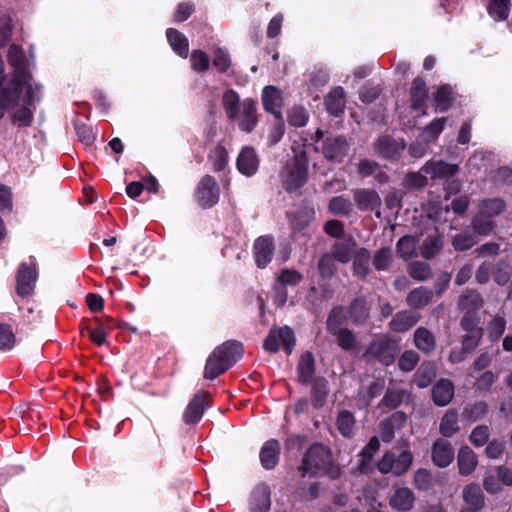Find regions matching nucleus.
Returning a JSON list of instances; mask_svg holds the SVG:
<instances>
[{
	"instance_id": "nucleus-1",
	"label": "nucleus",
	"mask_w": 512,
	"mask_h": 512,
	"mask_svg": "<svg viewBox=\"0 0 512 512\" xmlns=\"http://www.w3.org/2000/svg\"><path fill=\"white\" fill-rule=\"evenodd\" d=\"M8 63L12 69L5 74V65L0 55V118L3 111L12 112L19 126H29L33 120L35 104L42 98V86L33 78L23 49L15 44L9 47Z\"/></svg>"
},
{
	"instance_id": "nucleus-2",
	"label": "nucleus",
	"mask_w": 512,
	"mask_h": 512,
	"mask_svg": "<svg viewBox=\"0 0 512 512\" xmlns=\"http://www.w3.org/2000/svg\"><path fill=\"white\" fill-rule=\"evenodd\" d=\"M222 105L227 117L236 121L242 131L249 133L257 125V110L252 99L240 101L239 95L230 89L223 93Z\"/></svg>"
},
{
	"instance_id": "nucleus-3",
	"label": "nucleus",
	"mask_w": 512,
	"mask_h": 512,
	"mask_svg": "<svg viewBox=\"0 0 512 512\" xmlns=\"http://www.w3.org/2000/svg\"><path fill=\"white\" fill-rule=\"evenodd\" d=\"M243 354L242 345L236 341H227L216 347L209 355L205 367L204 378L213 380L228 370Z\"/></svg>"
},
{
	"instance_id": "nucleus-4",
	"label": "nucleus",
	"mask_w": 512,
	"mask_h": 512,
	"mask_svg": "<svg viewBox=\"0 0 512 512\" xmlns=\"http://www.w3.org/2000/svg\"><path fill=\"white\" fill-rule=\"evenodd\" d=\"M332 464L330 450L322 444H314L304 455L301 469L304 473L318 475L325 473Z\"/></svg>"
},
{
	"instance_id": "nucleus-5",
	"label": "nucleus",
	"mask_w": 512,
	"mask_h": 512,
	"mask_svg": "<svg viewBox=\"0 0 512 512\" xmlns=\"http://www.w3.org/2000/svg\"><path fill=\"white\" fill-rule=\"evenodd\" d=\"M397 346L387 335H378L368 345L364 357L367 360L376 359L385 366L392 364L397 354Z\"/></svg>"
},
{
	"instance_id": "nucleus-6",
	"label": "nucleus",
	"mask_w": 512,
	"mask_h": 512,
	"mask_svg": "<svg viewBox=\"0 0 512 512\" xmlns=\"http://www.w3.org/2000/svg\"><path fill=\"white\" fill-rule=\"evenodd\" d=\"M286 190L294 191L300 188L307 179V159L303 154L296 155L289 161L281 174Z\"/></svg>"
},
{
	"instance_id": "nucleus-7",
	"label": "nucleus",
	"mask_w": 512,
	"mask_h": 512,
	"mask_svg": "<svg viewBox=\"0 0 512 512\" xmlns=\"http://www.w3.org/2000/svg\"><path fill=\"white\" fill-rule=\"evenodd\" d=\"M412 462L413 454L409 450H404L400 454L389 451L378 462L377 468L382 474L401 476L410 469Z\"/></svg>"
},
{
	"instance_id": "nucleus-8",
	"label": "nucleus",
	"mask_w": 512,
	"mask_h": 512,
	"mask_svg": "<svg viewBox=\"0 0 512 512\" xmlns=\"http://www.w3.org/2000/svg\"><path fill=\"white\" fill-rule=\"evenodd\" d=\"M343 316L342 308L333 309L327 320V329L342 349L352 350L357 346L356 337L352 331L341 327Z\"/></svg>"
},
{
	"instance_id": "nucleus-9",
	"label": "nucleus",
	"mask_w": 512,
	"mask_h": 512,
	"mask_svg": "<svg viewBox=\"0 0 512 512\" xmlns=\"http://www.w3.org/2000/svg\"><path fill=\"white\" fill-rule=\"evenodd\" d=\"M279 342L282 343L287 354L292 352L295 345V336L291 328L285 326L278 329H271L264 341L265 350L275 353L279 349Z\"/></svg>"
},
{
	"instance_id": "nucleus-10",
	"label": "nucleus",
	"mask_w": 512,
	"mask_h": 512,
	"mask_svg": "<svg viewBox=\"0 0 512 512\" xmlns=\"http://www.w3.org/2000/svg\"><path fill=\"white\" fill-rule=\"evenodd\" d=\"M38 274L35 265L21 264L16 274V292L21 297L30 296L35 288Z\"/></svg>"
},
{
	"instance_id": "nucleus-11",
	"label": "nucleus",
	"mask_w": 512,
	"mask_h": 512,
	"mask_svg": "<svg viewBox=\"0 0 512 512\" xmlns=\"http://www.w3.org/2000/svg\"><path fill=\"white\" fill-rule=\"evenodd\" d=\"M219 193V186L215 179L206 175L198 184L197 201L202 207H211L218 202Z\"/></svg>"
},
{
	"instance_id": "nucleus-12",
	"label": "nucleus",
	"mask_w": 512,
	"mask_h": 512,
	"mask_svg": "<svg viewBox=\"0 0 512 512\" xmlns=\"http://www.w3.org/2000/svg\"><path fill=\"white\" fill-rule=\"evenodd\" d=\"M415 500V494L409 487L394 485L389 496V506L397 512H407L413 508Z\"/></svg>"
},
{
	"instance_id": "nucleus-13",
	"label": "nucleus",
	"mask_w": 512,
	"mask_h": 512,
	"mask_svg": "<svg viewBox=\"0 0 512 512\" xmlns=\"http://www.w3.org/2000/svg\"><path fill=\"white\" fill-rule=\"evenodd\" d=\"M349 146L343 137L327 138L322 152L326 159L341 162L348 152Z\"/></svg>"
},
{
	"instance_id": "nucleus-14",
	"label": "nucleus",
	"mask_w": 512,
	"mask_h": 512,
	"mask_svg": "<svg viewBox=\"0 0 512 512\" xmlns=\"http://www.w3.org/2000/svg\"><path fill=\"white\" fill-rule=\"evenodd\" d=\"M454 459V450L451 444L444 439H437L432 447V460L438 467H447Z\"/></svg>"
},
{
	"instance_id": "nucleus-15",
	"label": "nucleus",
	"mask_w": 512,
	"mask_h": 512,
	"mask_svg": "<svg viewBox=\"0 0 512 512\" xmlns=\"http://www.w3.org/2000/svg\"><path fill=\"white\" fill-rule=\"evenodd\" d=\"M264 109L272 113L276 118L282 117L281 108L283 98L281 92L274 86H266L262 91Z\"/></svg>"
},
{
	"instance_id": "nucleus-16",
	"label": "nucleus",
	"mask_w": 512,
	"mask_h": 512,
	"mask_svg": "<svg viewBox=\"0 0 512 512\" xmlns=\"http://www.w3.org/2000/svg\"><path fill=\"white\" fill-rule=\"evenodd\" d=\"M207 397L205 393H197L193 397L183 414V420L186 424H194L201 419L206 408Z\"/></svg>"
},
{
	"instance_id": "nucleus-17",
	"label": "nucleus",
	"mask_w": 512,
	"mask_h": 512,
	"mask_svg": "<svg viewBox=\"0 0 512 512\" xmlns=\"http://www.w3.org/2000/svg\"><path fill=\"white\" fill-rule=\"evenodd\" d=\"M258 167L259 160L255 150L251 147H244L237 158L238 170L246 176H251Z\"/></svg>"
},
{
	"instance_id": "nucleus-18",
	"label": "nucleus",
	"mask_w": 512,
	"mask_h": 512,
	"mask_svg": "<svg viewBox=\"0 0 512 512\" xmlns=\"http://www.w3.org/2000/svg\"><path fill=\"white\" fill-rule=\"evenodd\" d=\"M457 165L448 164L443 161L428 162L422 168L425 175L430 176L432 179H443L451 177L458 172Z\"/></svg>"
},
{
	"instance_id": "nucleus-19",
	"label": "nucleus",
	"mask_w": 512,
	"mask_h": 512,
	"mask_svg": "<svg viewBox=\"0 0 512 512\" xmlns=\"http://www.w3.org/2000/svg\"><path fill=\"white\" fill-rule=\"evenodd\" d=\"M274 247L270 237H259L254 244V254L257 266L260 268L266 267L270 262Z\"/></svg>"
},
{
	"instance_id": "nucleus-20",
	"label": "nucleus",
	"mask_w": 512,
	"mask_h": 512,
	"mask_svg": "<svg viewBox=\"0 0 512 512\" xmlns=\"http://www.w3.org/2000/svg\"><path fill=\"white\" fill-rule=\"evenodd\" d=\"M419 320V316L410 311H400L394 315L389 323L392 331L403 333L412 328Z\"/></svg>"
},
{
	"instance_id": "nucleus-21",
	"label": "nucleus",
	"mask_w": 512,
	"mask_h": 512,
	"mask_svg": "<svg viewBox=\"0 0 512 512\" xmlns=\"http://www.w3.org/2000/svg\"><path fill=\"white\" fill-rule=\"evenodd\" d=\"M454 396V386L451 381L442 379L432 389L433 401L438 406L448 405Z\"/></svg>"
},
{
	"instance_id": "nucleus-22",
	"label": "nucleus",
	"mask_w": 512,
	"mask_h": 512,
	"mask_svg": "<svg viewBox=\"0 0 512 512\" xmlns=\"http://www.w3.org/2000/svg\"><path fill=\"white\" fill-rule=\"evenodd\" d=\"M280 445L276 440L267 441L260 451V461L265 469H272L279 460Z\"/></svg>"
},
{
	"instance_id": "nucleus-23",
	"label": "nucleus",
	"mask_w": 512,
	"mask_h": 512,
	"mask_svg": "<svg viewBox=\"0 0 512 512\" xmlns=\"http://www.w3.org/2000/svg\"><path fill=\"white\" fill-rule=\"evenodd\" d=\"M405 144L390 137L380 138L375 146L376 153L385 158H393L404 150Z\"/></svg>"
},
{
	"instance_id": "nucleus-24",
	"label": "nucleus",
	"mask_w": 512,
	"mask_h": 512,
	"mask_svg": "<svg viewBox=\"0 0 512 512\" xmlns=\"http://www.w3.org/2000/svg\"><path fill=\"white\" fill-rule=\"evenodd\" d=\"M477 463V456L469 447H462L459 450L457 464L461 475H470L475 470Z\"/></svg>"
},
{
	"instance_id": "nucleus-25",
	"label": "nucleus",
	"mask_w": 512,
	"mask_h": 512,
	"mask_svg": "<svg viewBox=\"0 0 512 512\" xmlns=\"http://www.w3.org/2000/svg\"><path fill=\"white\" fill-rule=\"evenodd\" d=\"M414 344L420 351L429 354L436 347V339L430 330L419 327L414 332Z\"/></svg>"
},
{
	"instance_id": "nucleus-26",
	"label": "nucleus",
	"mask_w": 512,
	"mask_h": 512,
	"mask_svg": "<svg viewBox=\"0 0 512 512\" xmlns=\"http://www.w3.org/2000/svg\"><path fill=\"white\" fill-rule=\"evenodd\" d=\"M166 36L174 52H176L182 58H187L189 52V44L187 38L178 30L173 28H169L167 30Z\"/></svg>"
},
{
	"instance_id": "nucleus-27",
	"label": "nucleus",
	"mask_w": 512,
	"mask_h": 512,
	"mask_svg": "<svg viewBox=\"0 0 512 512\" xmlns=\"http://www.w3.org/2000/svg\"><path fill=\"white\" fill-rule=\"evenodd\" d=\"M433 297V292L425 287H418L412 290L406 299L408 306L421 309L427 306Z\"/></svg>"
},
{
	"instance_id": "nucleus-28",
	"label": "nucleus",
	"mask_w": 512,
	"mask_h": 512,
	"mask_svg": "<svg viewBox=\"0 0 512 512\" xmlns=\"http://www.w3.org/2000/svg\"><path fill=\"white\" fill-rule=\"evenodd\" d=\"M418 249V240L410 235L401 237L397 244L396 250L398 256L407 261L416 256Z\"/></svg>"
},
{
	"instance_id": "nucleus-29",
	"label": "nucleus",
	"mask_w": 512,
	"mask_h": 512,
	"mask_svg": "<svg viewBox=\"0 0 512 512\" xmlns=\"http://www.w3.org/2000/svg\"><path fill=\"white\" fill-rule=\"evenodd\" d=\"M458 414L455 410H448L443 415L439 425V432L444 437H452L459 431Z\"/></svg>"
},
{
	"instance_id": "nucleus-30",
	"label": "nucleus",
	"mask_w": 512,
	"mask_h": 512,
	"mask_svg": "<svg viewBox=\"0 0 512 512\" xmlns=\"http://www.w3.org/2000/svg\"><path fill=\"white\" fill-rule=\"evenodd\" d=\"M325 104L327 110L334 115H338L345 107V93L342 87L334 88L326 97Z\"/></svg>"
},
{
	"instance_id": "nucleus-31",
	"label": "nucleus",
	"mask_w": 512,
	"mask_h": 512,
	"mask_svg": "<svg viewBox=\"0 0 512 512\" xmlns=\"http://www.w3.org/2000/svg\"><path fill=\"white\" fill-rule=\"evenodd\" d=\"M270 492L267 487H257L252 495V512H268L270 510Z\"/></svg>"
},
{
	"instance_id": "nucleus-32",
	"label": "nucleus",
	"mask_w": 512,
	"mask_h": 512,
	"mask_svg": "<svg viewBox=\"0 0 512 512\" xmlns=\"http://www.w3.org/2000/svg\"><path fill=\"white\" fill-rule=\"evenodd\" d=\"M410 93L411 107L414 110L422 108L427 99V89L424 80L421 78H415L413 80Z\"/></svg>"
},
{
	"instance_id": "nucleus-33",
	"label": "nucleus",
	"mask_w": 512,
	"mask_h": 512,
	"mask_svg": "<svg viewBox=\"0 0 512 512\" xmlns=\"http://www.w3.org/2000/svg\"><path fill=\"white\" fill-rule=\"evenodd\" d=\"M354 200L362 210L373 209L380 205L379 195L373 190H358L354 194Z\"/></svg>"
},
{
	"instance_id": "nucleus-34",
	"label": "nucleus",
	"mask_w": 512,
	"mask_h": 512,
	"mask_svg": "<svg viewBox=\"0 0 512 512\" xmlns=\"http://www.w3.org/2000/svg\"><path fill=\"white\" fill-rule=\"evenodd\" d=\"M463 499L474 509L481 510L484 506V495L477 484H469L463 489Z\"/></svg>"
},
{
	"instance_id": "nucleus-35",
	"label": "nucleus",
	"mask_w": 512,
	"mask_h": 512,
	"mask_svg": "<svg viewBox=\"0 0 512 512\" xmlns=\"http://www.w3.org/2000/svg\"><path fill=\"white\" fill-rule=\"evenodd\" d=\"M405 421L404 414L397 413L385 420L381 426L380 436L383 442H390L394 437L395 428H399Z\"/></svg>"
},
{
	"instance_id": "nucleus-36",
	"label": "nucleus",
	"mask_w": 512,
	"mask_h": 512,
	"mask_svg": "<svg viewBox=\"0 0 512 512\" xmlns=\"http://www.w3.org/2000/svg\"><path fill=\"white\" fill-rule=\"evenodd\" d=\"M483 304V299L481 295L474 290L467 291L465 294L461 295L458 301V306L463 311L467 313L474 312L478 310Z\"/></svg>"
},
{
	"instance_id": "nucleus-37",
	"label": "nucleus",
	"mask_w": 512,
	"mask_h": 512,
	"mask_svg": "<svg viewBox=\"0 0 512 512\" xmlns=\"http://www.w3.org/2000/svg\"><path fill=\"white\" fill-rule=\"evenodd\" d=\"M436 377V370L433 364H422L414 375V382L419 388H425L430 385Z\"/></svg>"
},
{
	"instance_id": "nucleus-38",
	"label": "nucleus",
	"mask_w": 512,
	"mask_h": 512,
	"mask_svg": "<svg viewBox=\"0 0 512 512\" xmlns=\"http://www.w3.org/2000/svg\"><path fill=\"white\" fill-rule=\"evenodd\" d=\"M442 247L443 241L440 236H428L421 246V255L425 259H431L441 251Z\"/></svg>"
},
{
	"instance_id": "nucleus-39",
	"label": "nucleus",
	"mask_w": 512,
	"mask_h": 512,
	"mask_svg": "<svg viewBox=\"0 0 512 512\" xmlns=\"http://www.w3.org/2000/svg\"><path fill=\"white\" fill-rule=\"evenodd\" d=\"M299 380L303 383H308L314 373V358L310 352H306L301 356L299 365Z\"/></svg>"
},
{
	"instance_id": "nucleus-40",
	"label": "nucleus",
	"mask_w": 512,
	"mask_h": 512,
	"mask_svg": "<svg viewBox=\"0 0 512 512\" xmlns=\"http://www.w3.org/2000/svg\"><path fill=\"white\" fill-rule=\"evenodd\" d=\"M407 272L409 276L417 281H426L432 276L429 264L415 261L408 265Z\"/></svg>"
},
{
	"instance_id": "nucleus-41",
	"label": "nucleus",
	"mask_w": 512,
	"mask_h": 512,
	"mask_svg": "<svg viewBox=\"0 0 512 512\" xmlns=\"http://www.w3.org/2000/svg\"><path fill=\"white\" fill-rule=\"evenodd\" d=\"M337 427L344 437H351L355 427V420L352 413L347 410L341 411L337 417Z\"/></svg>"
},
{
	"instance_id": "nucleus-42",
	"label": "nucleus",
	"mask_w": 512,
	"mask_h": 512,
	"mask_svg": "<svg viewBox=\"0 0 512 512\" xmlns=\"http://www.w3.org/2000/svg\"><path fill=\"white\" fill-rule=\"evenodd\" d=\"M510 10V0H491L488 12L497 21L505 20Z\"/></svg>"
},
{
	"instance_id": "nucleus-43",
	"label": "nucleus",
	"mask_w": 512,
	"mask_h": 512,
	"mask_svg": "<svg viewBox=\"0 0 512 512\" xmlns=\"http://www.w3.org/2000/svg\"><path fill=\"white\" fill-rule=\"evenodd\" d=\"M370 253L367 249L361 248L357 251L354 259V271L359 276H366L369 271Z\"/></svg>"
},
{
	"instance_id": "nucleus-44",
	"label": "nucleus",
	"mask_w": 512,
	"mask_h": 512,
	"mask_svg": "<svg viewBox=\"0 0 512 512\" xmlns=\"http://www.w3.org/2000/svg\"><path fill=\"white\" fill-rule=\"evenodd\" d=\"M358 171L362 177H368V176L374 175L380 181H385L387 178L386 175H384L380 171V166L376 162L371 161V160H366V159L362 160L359 163Z\"/></svg>"
},
{
	"instance_id": "nucleus-45",
	"label": "nucleus",
	"mask_w": 512,
	"mask_h": 512,
	"mask_svg": "<svg viewBox=\"0 0 512 512\" xmlns=\"http://www.w3.org/2000/svg\"><path fill=\"white\" fill-rule=\"evenodd\" d=\"M329 210L336 215H348L352 210V203L348 198L337 196L330 200Z\"/></svg>"
},
{
	"instance_id": "nucleus-46",
	"label": "nucleus",
	"mask_w": 512,
	"mask_h": 512,
	"mask_svg": "<svg viewBox=\"0 0 512 512\" xmlns=\"http://www.w3.org/2000/svg\"><path fill=\"white\" fill-rule=\"evenodd\" d=\"M190 64L194 71L202 73L208 70L210 59L205 52L201 50H194L190 57Z\"/></svg>"
},
{
	"instance_id": "nucleus-47",
	"label": "nucleus",
	"mask_w": 512,
	"mask_h": 512,
	"mask_svg": "<svg viewBox=\"0 0 512 512\" xmlns=\"http://www.w3.org/2000/svg\"><path fill=\"white\" fill-rule=\"evenodd\" d=\"M353 248L354 243H339L333 246L329 254L338 262L347 263L351 259Z\"/></svg>"
},
{
	"instance_id": "nucleus-48",
	"label": "nucleus",
	"mask_w": 512,
	"mask_h": 512,
	"mask_svg": "<svg viewBox=\"0 0 512 512\" xmlns=\"http://www.w3.org/2000/svg\"><path fill=\"white\" fill-rule=\"evenodd\" d=\"M487 411L488 405L485 402L480 401L466 406L463 411V416L470 421H477L483 418Z\"/></svg>"
},
{
	"instance_id": "nucleus-49",
	"label": "nucleus",
	"mask_w": 512,
	"mask_h": 512,
	"mask_svg": "<svg viewBox=\"0 0 512 512\" xmlns=\"http://www.w3.org/2000/svg\"><path fill=\"white\" fill-rule=\"evenodd\" d=\"M16 343L15 335L9 325H0V350L10 351Z\"/></svg>"
},
{
	"instance_id": "nucleus-50",
	"label": "nucleus",
	"mask_w": 512,
	"mask_h": 512,
	"mask_svg": "<svg viewBox=\"0 0 512 512\" xmlns=\"http://www.w3.org/2000/svg\"><path fill=\"white\" fill-rule=\"evenodd\" d=\"M451 88L447 85L440 87L435 94V105L439 111L447 110L451 105Z\"/></svg>"
},
{
	"instance_id": "nucleus-51",
	"label": "nucleus",
	"mask_w": 512,
	"mask_h": 512,
	"mask_svg": "<svg viewBox=\"0 0 512 512\" xmlns=\"http://www.w3.org/2000/svg\"><path fill=\"white\" fill-rule=\"evenodd\" d=\"M506 320L501 316H494L487 325V332L492 340L499 339L505 331Z\"/></svg>"
},
{
	"instance_id": "nucleus-52",
	"label": "nucleus",
	"mask_w": 512,
	"mask_h": 512,
	"mask_svg": "<svg viewBox=\"0 0 512 512\" xmlns=\"http://www.w3.org/2000/svg\"><path fill=\"white\" fill-rule=\"evenodd\" d=\"M392 262V252L389 248H381L376 251L373 265L377 270H386Z\"/></svg>"
},
{
	"instance_id": "nucleus-53",
	"label": "nucleus",
	"mask_w": 512,
	"mask_h": 512,
	"mask_svg": "<svg viewBox=\"0 0 512 512\" xmlns=\"http://www.w3.org/2000/svg\"><path fill=\"white\" fill-rule=\"evenodd\" d=\"M419 361V356L415 351H405L399 358L398 366L400 370L409 372L414 369Z\"/></svg>"
},
{
	"instance_id": "nucleus-54",
	"label": "nucleus",
	"mask_w": 512,
	"mask_h": 512,
	"mask_svg": "<svg viewBox=\"0 0 512 512\" xmlns=\"http://www.w3.org/2000/svg\"><path fill=\"white\" fill-rule=\"evenodd\" d=\"M413 484L418 490L426 491L432 484V476L426 469H418L413 476Z\"/></svg>"
},
{
	"instance_id": "nucleus-55",
	"label": "nucleus",
	"mask_w": 512,
	"mask_h": 512,
	"mask_svg": "<svg viewBox=\"0 0 512 512\" xmlns=\"http://www.w3.org/2000/svg\"><path fill=\"white\" fill-rule=\"evenodd\" d=\"M505 209V203L498 198L485 200L481 204V210L487 216H496Z\"/></svg>"
},
{
	"instance_id": "nucleus-56",
	"label": "nucleus",
	"mask_w": 512,
	"mask_h": 512,
	"mask_svg": "<svg viewBox=\"0 0 512 512\" xmlns=\"http://www.w3.org/2000/svg\"><path fill=\"white\" fill-rule=\"evenodd\" d=\"M482 337V329H472L462 341L463 351L469 353L473 351L479 344V341Z\"/></svg>"
},
{
	"instance_id": "nucleus-57",
	"label": "nucleus",
	"mask_w": 512,
	"mask_h": 512,
	"mask_svg": "<svg viewBox=\"0 0 512 512\" xmlns=\"http://www.w3.org/2000/svg\"><path fill=\"white\" fill-rule=\"evenodd\" d=\"M489 435L488 426L479 425L472 430L469 439L473 445L480 447L488 441Z\"/></svg>"
},
{
	"instance_id": "nucleus-58",
	"label": "nucleus",
	"mask_w": 512,
	"mask_h": 512,
	"mask_svg": "<svg viewBox=\"0 0 512 512\" xmlns=\"http://www.w3.org/2000/svg\"><path fill=\"white\" fill-rule=\"evenodd\" d=\"M288 122L295 127L305 126L308 122V114L302 107H294L288 116Z\"/></svg>"
},
{
	"instance_id": "nucleus-59",
	"label": "nucleus",
	"mask_w": 512,
	"mask_h": 512,
	"mask_svg": "<svg viewBox=\"0 0 512 512\" xmlns=\"http://www.w3.org/2000/svg\"><path fill=\"white\" fill-rule=\"evenodd\" d=\"M350 315L354 322L359 323L368 317V309L363 300H355L350 307Z\"/></svg>"
},
{
	"instance_id": "nucleus-60",
	"label": "nucleus",
	"mask_w": 512,
	"mask_h": 512,
	"mask_svg": "<svg viewBox=\"0 0 512 512\" xmlns=\"http://www.w3.org/2000/svg\"><path fill=\"white\" fill-rule=\"evenodd\" d=\"M231 64L228 52L222 48L214 51L213 65L220 71L225 72Z\"/></svg>"
},
{
	"instance_id": "nucleus-61",
	"label": "nucleus",
	"mask_w": 512,
	"mask_h": 512,
	"mask_svg": "<svg viewBox=\"0 0 512 512\" xmlns=\"http://www.w3.org/2000/svg\"><path fill=\"white\" fill-rule=\"evenodd\" d=\"M335 259L331 254L326 253L324 254L318 263V268L323 277H331L334 274L335 271Z\"/></svg>"
},
{
	"instance_id": "nucleus-62",
	"label": "nucleus",
	"mask_w": 512,
	"mask_h": 512,
	"mask_svg": "<svg viewBox=\"0 0 512 512\" xmlns=\"http://www.w3.org/2000/svg\"><path fill=\"white\" fill-rule=\"evenodd\" d=\"M284 134V123L282 121V117L276 118L275 123L271 127L268 134L269 145L273 146L277 144Z\"/></svg>"
},
{
	"instance_id": "nucleus-63",
	"label": "nucleus",
	"mask_w": 512,
	"mask_h": 512,
	"mask_svg": "<svg viewBox=\"0 0 512 512\" xmlns=\"http://www.w3.org/2000/svg\"><path fill=\"white\" fill-rule=\"evenodd\" d=\"M476 244V239L471 234H459L453 239V246L456 250H467Z\"/></svg>"
},
{
	"instance_id": "nucleus-64",
	"label": "nucleus",
	"mask_w": 512,
	"mask_h": 512,
	"mask_svg": "<svg viewBox=\"0 0 512 512\" xmlns=\"http://www.w3.org/2000/svg\"><path fill=\"white\" fill-rule=\"evenodd\" d=\"M89 339L98 346H102L107 341L106 328L99 324L96 328L87 329Z\"/></svg>"
}]
</instances>
